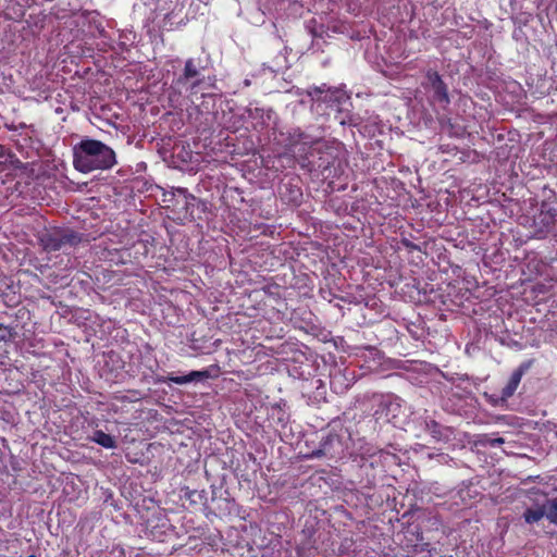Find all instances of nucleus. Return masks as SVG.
<instances>
[{
    "instance_id": "f257e3e1",
    "label": "nucleus",
    "mask_w": 557,
    "mask_h": 557,
    "mask_svg": "<svg viewBox=\"0 0 557 557\" xmlns=\"http://www.w3.org/2000/svg\"><path fill=\"white\" fill-rule=\"evenodd\" d=\"M115 163V152L102 141L84 138L73 148V165L81 173L108 170Z\"/></svg>"
},
{
    "instance_id": "f03ea898",
    "label": "nucleus",
    "mask_w": 557,
    "mask_h": 557,
    "mask_svg": "<svg viewBox=\"0 0 557 557\" xmlns=\"http://www.w3.org/2000/svg\"><path fill=\"white\" fill-rule=\"evenodd\" d=\"M200 67L194 59H188L185 62L183 73L173 81V88L182 92L183 89L189 91V94H196L197 88L202 83L200 78Z\"/></svg>"
},
{
    "instance_id": "7ed1b4c3",
    "label": "nucleus",
    "mask_w": 557,
    "mask_h": 557,
    "mask_svg": "<svg viewBox=\"0 0 557 557\" xmlns=\"http://www.w3.org/2000/svg\"><path fill=\"white\" fill-rule=\"evenodd\" d=\"M424 88L433 91L432 101L446 108L450 103L447 85L442 79V76L433 70H428L425 73Z\"/></svg>"
},
{
    "instance_id": "20e7f679",
    "label": "nucleus",
    "mask_w": 557,
    "mask_h": 557,
    "mask_svg": "<svg viewBox=\"0 0 557 557\" xmlns=\"http://www.w3.org/2000/svg\"><path fill=\"white\" fill-rule=\"evenodd\" d=\"M556 216L557 209H549L535 215L532 223L533 235L537 238L546 237L555 225Z\"/></svg>"
},
{
    "instance_id": "39448f33",
    "label": "nucleus",
    "mask_w": 557,
    "mask_h": 557,
    "mask_svg": "<svg viewBox=\"0 0 557 557\" xmlns=\"http://www.w3.org/2000/svg\"><path fill=\"white\" fill-rule=\"evenodd\" d=\"M529 367H530L529 363H522L519 366L518 369H516L512 372L507 385L502 389V394H500L502 403H505L508 398H510L515 394V392L517 391V388L521 382L523 374L529 369Z\"/></svg>"
},
{
    "instance_id": "423d86ee",
    "label": "nucleus",
    "mask_w": 557,
    "mask_h": 557,
    "mask_svg": "<svg viewBox=\"0 0 557 557\" xmlns=\"http://www.w3.org/2000/svg\"><path fill=\"white\" fill-rule=\"evenodd\" d=\"M210 376V373L208 370H202V371H191L189 372L188 374L186 375H170L168 376L166 379L162 377V379H158L157 382L159 383H163V382H172V383H175V384H180V385H183V384H187V383H190V382H198V381H203V380H207L208 377Z\"/></svg>"
},
{
    "instance_id": "0eeeda50",
    "label": "nucleus",
    "mask_w": 557,
    "mask_h": 557,
    "mask_svg": "<svg viewBox=\"0 0 557 557\" xmlns=\"http://www.w3.org/2000/svg\"><path fill=\"white\" fill-rule=\"evenodd\" d=\"M425 431L436 441H449L453 436V430L448 426H443L434 420L425 423Z\"/></svg>"
},
{
    "instance_id": "6e6552de",
    "label": "nucleus",
    "mask_w": 557,
    "mask_h": 557,
    "mask_svg": "<svg viewBox=\"0 0 557 557\" xmlns=\"http://www.w3.org/2000/svg\"><path fill=\"white\" fill-rule=\"evenodd\" d=\"M90 441L97 443L98 445L104 447V448H115L116 447V441L113 436L110 434L104 433L102 430H96Z\"/></svg>"
},
{
    "instance_id": "1a4fd4ad",
    "label": "nucleus",
    "mask_w": 557,
    "mask_h": 557,
    "mask_svg": "<svg viewBox=\"0 0 557 557\" xmlns=\"http://www.w3.org/2000/svg\"><path fill=\"white\" fill-rule=\"evenodd\" d=\"M74 236H62V237H47L44 240V247L48 251H55L61 249L65 243H72Z\"/></svg>"
},
{
    "instance_id": "9d476101",
    "label": "nucleus",
    "mask_w": 557,
    "mask_h": 557,
    "mask_svg": "<svg viewBox=\"0 0 557 557\" xmlns=\"http://www.w3.org/2000/svg\"><path fill=\"white\" fill-rule=\"evenodd\" d=\"M544 517L557 524V498L548 499L543 506Z\"/></svg>"
},
{
    "instance_id": "9b49d317",
    "label": "nucleus",
    "mask_w": 557,
    "mask_h": 557,
    "mask_svg": "<svg viewBox=\"0 0 557 557\" xmlns=\"http://www.w3.org/2000/svg\"><path fill=\"white\" fill-rule=\"evenodd\" d=\"M543 517L544 512L542 506L535 509L528 508L523 513V518L527 523L539 522Z\"/></svg>"
},
{
    "instance_id": "f8f14e48",
    "label": "nucleus",
    "mask_w": 557,
    "mask_h": 557,
    "mask_svg": "<svg viewBox=\"0 0 557 557\" xmlns=\"http://www.w3.org/2000/svg\"><path fill=\"white\" fill-rule=\"evenodd\" d=\"M175 193L176 195L178 196H182L184 198V201H185V206L188 207L189 205H193V202L195 201V197L193 195H190L186 188H183V187H177L175 189Z\"/></svg>"
},
{
    "instance_id": "ddd939ff",
    "label": "nucleus",
    "mask_w": 557,
    "mask_h": 557,
    "mask_svg": "<svg viewBox=\"0 0 557 557\" xmlns=\"http://www.w3.org/2000/svg\"><path fill=\"white\" fill-rule=\"evenodd\" d=\"M335 440V436H327L326 440L321 444V448L313 451L312 456L320 457L321 455L327 454V445Z\"/></svg>"
},
{
    "instance_id": "4468645a",
    "label": "nucleus",
    "mask_w": 557,
    "mask_h": 557,
    "mask_svg": "<svg viewBox=\"0 0 557 557\" xmlns=\"http://www.w3.org/2000/svg\"><path fill=\"white\" fill-rule=\"evenodd\" d=\"M382 405L387 408H399L400 399L398 397L388 396L382 401Z\"/></svg>"
},
{
    "instance_id": "2eb2a0df",
    "label": "nucleus",
    "mask_w": 557,
    "mask_h": 557,
    "mask_svg": "<svg viewBox=\"0 0 557 557\" xmlns=\"http://www.w3.org/2000/svg\"><path fill=\"white\" fill-rule=\"evenodd\" d=\"M483 444L485 445H488L491 447H495V446H498V445H502L505 443V440L503 437H492V436H486L483 441H482Z\"/></svg>"
},
{
    "instance_id": "dca6fc26",
    "label": "nucleus",
    "mask_w": 557,
    "mask_h": 557,
    "mask_svg": "<svg viewBox=\"0 0 557 557\" xmlns=\"http://www.w3.org/2000/svg\"><path fill=\"white\" fill-rule=\"evenodd\" d=\"M549 209H557V207L552 206L550 202L547 200H543L541 203L540 213H544V211H548Z\"/></svg>"
},
{
    "instance_id": "f3484780",
    "label": "nucleus",
    "mask_w": 557,
    "mask_h": 557,
    "mask_svg": "<svg viewBox=\"0 0 557 557\" xmlns=\"http://www.w3.org/2000/svg\"><path fill=\"white\" fill-rule=\"evenodd\" d=\"M296 194H297V195H295V196L293 197V200H294V201H297V199H298L299 197H301V193H299L298 190L296 191Z\"/></svg>"
},
{
    "instance_id": "a211bd4d",
    "label": "nucleus",
    "mask_w": 557,
    "mask_h": 557,
    "mask_svg": "<svg viewBox=\"0 0 557 557\" xmlns=\"http://www.w3.org/2000/svg\"><path fill=\"white\" fill-rule=\"evenodd\" d=\"M556 437H557V431H556Z\"/></svg>"
}]
</instances>
